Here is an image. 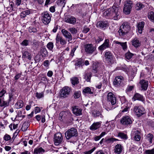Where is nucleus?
<instances>
[{
    "label": "nucleus",
    "mask_w": 154,
    "mask_h": 154,
    "mask_svg": "<svg viewBox=\"0 0 154 154\" xmlns=\"http://www.w3.org/2000/svg\"><path fill=\"white\" fill-rule=\"evenodd\" d=\"M29 42L27 40H24L21 43V45L23 46H26L28 45Z\"/></svg>",
    "instance_id": "052dcab7"
},
{
    "label": "nucleus",
    "mask_w": 154,
    "mask_h": 154,
    "mask_svg": "<svg viewBox=\"0 0 154 154\" xmlns=\"http://www.w3.org/2000/svg\"><path fill=\"white\" fill-rule=\"evenodd\" d=\"M61 32L63 35L67 39L68 42L71 41L72 40V36L69 32L65 29H63L61 30Z\"/></svg>",
    "instance_id": "f3484780"
},
{
    "label": "nucleus",
    "mask_w": 154,
    "mask_h": 154,
    "mask_svg": "<svg viewBox=\"0 0 154 154\" xmlns=\"http://www.w3.org/2000/svg\"><path fill=\"white\" fill-rule=\"evenodd\" d=\"M57 3L58 5L63 8L64 7L66 2L65 0H58Z\"/></svg>",
    "instance_id": "a18cd8bd"
},
{
    "label": "nucleus",
    "mask_w": 154,
    "mask_h": 154,
    "mask_svg": "<svg viewBox=\"0 0 154 154\" xmlns=\"http://www.w3.org/2000/svg\"><path fill=\"white\" fill-rule=\"evenodd\" d=\"M124 78L121 76H118L116 77L114 81V84L116 86H122L124 85L123 83L124 81Z\"/></svg>",
    "instance_id": "f8f14e48"
},
{
    "label": "nucleus",
    "mask_w": 154,
    "mask_h": 154,
    "mask_svg": "<svg viewBox=\"0 0 154 154\" xmlns=\"http://www.w3.org/2000/svg\"><path fill=\"white\" fill-rule=\"evenodd\" d=\"M140 83L141 85V88L142 90L146 91L147 89L148 85V81L143 79L141 80Z\"/></svg>",
    "instance_id": "5701e85b"
},
{
    "label": "nucleus",
    "mask_w": 154,
    "mask_h": 154,
    "mask_svg": "<svg viewBox=\"0 0 154 154\" xmlns=\"http://www.w3.org/2000/svg\"><path fill=\"white\" fill-rule=\"evenodd\" d=\"M144 7V5L140 2H137L135 5V8L137 10H139Z\"/></svg>",
    "instance_id": "a19ab883"
},
{
    "label": "nucleus",
    "mask_w": 154,
    "mask_h": 154,
    "mask_svg": "<svg viewBox=\"0 0 154 154\" xmlns=\"http://www.w3.org/2000/svg\"><path fill=\"white\" fill-rule=\"evenodd\" d=\"M84 61L82 58L78 59L75 63V69L77 70L78 68H82V66L84 65Z\"/></svg>",
    "instance_id": "a211bd4d"
},
{
    "label": "nucleus",
    "mask_w": 154,
    "mask_h": 154,
    "mask_svg": "<svg viewBox=\"0 0 154 154\" xmlns=\"http://www.w3.org/2000/svg\"><path fill=\"white\" fill-rule=\"evenodd\" d=\"M24 104V103L22 100H19L15 103L14 107L16 109H19L22 108Z\"/></svg>",
    "instance_id": "c756f323"
},
{
    "label": "nucleus",
    "mask_w": 154,
    "mask_h": 154,
    "mask_svg": "<svg viewBox=\"0 0 154 154\" xmlns=\"http://www.w3.org/2000/svg\"><path fill=\"white\" fill-rule=\"evenodd\" d=\"M30 13L29 10H27L23 11L20 14V17L21 18H24L26 15H29Z\"/></svg>",
    "instance_id": "4c0bfd02"
},
{
    "label": "nucleus",
    "mask_w": 154,
    "mask_h": 154,
    "mask_svg": "<svg viewBox=\"0 0 154 154\" xmlns=\"http://www.w3.org/2000/svg\"><path fill=\"white\" fill-rule=\"evenodd\" d=\"M105 141L107 143H113L112 137L107 139H105Z\"/></svg>",
    "instance_id": "13d9d810"
},
{
    "label": "nucleus",
    "mask_w": 154,
    "mask_h": 154,
    "mask_svg": "<svg viewBox=\"0 0 154 154\" xmlns=\"http://www.w3.org/2000/svg\"><path fill=\"white\" fill-rule=\"evenodd\" d=\"M53 72L51 71H49L47 73V75L49 77H51L53 75Z\"/></svg>",
    "instance_id": "338daca9"
},
{
    "label": "nucleus",
    "mask_w": 154,
    "mask_h": 154,
    "mask_svg": "<svg viewBox=\"0 0 154 154\" xmlns=\"http://www.w3.org/2000/svg\"><path fill=\"white\" fill-rule=\"evenodd\" d=\"M132 99L134 100H138L140 101L143 103H144L145 100V98L143 96L139 93H136L134 95Z\"/></svg>",
    "instance_id": "dca6fc26"
},
{
    "label": "nucleus",
    "mask_w": 154,
    "mask_h": 154,
    "mask_svg": "<svg viewBox=\"0 0 154 154\" xmlns=\"http://www.w3.org/2000/svg\"><path fill=\"white\" fill-rule=\"evenodd\" d=\"M144 25V22H140L138 23L137 26V30L139 33L141 34L142 33Z\"/></svg>",
    "instance_id": "c85d7f7f"
},
{
    "label": "nucleus",
    "mask_w": 154,
    "mask_h": 154,
    "mask_svg": "<svg viewBox=\"0 0 154 154\" xmlns=\"http://www.w3.org/2000/svg\"><path fill=\"white\" fill-rule=\"evenodd\" d=\"M134 111L138 117L142 116L145 113L144 108L141 106H135L134 108Z\"/></svg>",
    "instance_id": "423d86ee"
},
{
    "label": "nucleus",
    "mask_w": 154,
    "mask_h": 154,
    "mask_svg": "<svg viewBox=\"0 0 154 154\" xmlns=\"http://www.w3.org/2000/svg\"><path fill=\"white\" fill-rule=\"evenodd\" d=\"M108 26L106 21H100L98 22L97 24V26L101 28L105 29Z\"/></svg>",
    "instance_id": "a878e982"
},
{
    "label": "nucleus",
    "mask_w": 154,
    "mask_h": 154,
    "mask_svg": "<svg viewBox=\"0 0 154 154\" xmlns=\"http://www.w3.org/2000/svg\"><path fill=\"white\" fill-rule=\"evenodd\" d=\"M115 43L117 44L120 45L122 47L124 50H126L127 48V42H121L118 41H114Z\"/></svg>",
    "instance_id": "72a5a7b5"
},
{
    "label": "nucleus",
    "mask_w": 154,
    "mask_h": 154,
    "mask_svg": "<svg viewBox=\"0 0 154 154\" xmlns=\"http://www.w3.org/2000/svg\"><path fill=\"white\" fill-rule=\"evenodd\" d=\"M28 124L26 123H24L21 128V130L23 131H24L27 130L28 127Z\"/></svg>",
    "instance_id": "de8ad7c7"
},
{
    "label": "nucleus",
    "mask_w": 154,
    "mask_h": 154,
    "mask_svg": "<svg viewBox=\"0 0 154 154\" xmlns=\"http://www.w3.org/2000/svg\"><path fill=\"white\" fill-rule=\"evenodd\" d=\"M44 93L43 92L38 93L37 92L36 93V97L38 99H40L43 97Z\"/></svg>",
    "instance_id": "6e6d98bb"
},
{
    "label": "nucleus",
    "mask_w": 154,
    "mask_h": 154,
    "mask_svg": "<svg viewBox=\"0 0 154 154\" xmlns=\"http://www.w3.org/2000/svg\"><path fill=\"white\" fill-rule=\"evenodd\" d=\"M130 29V26L129 23L126 22L124 23L120 26L118 31L120 36H124L127 34Z\"/></svg>",
    "instance_id": "7ed1b4c3"
},
{
    "label": "nucleus",
    "mask_w": 154,
    "mask_h": 154,
    "mask_svg": "<svg viewBox=\"0 0 154 154\" xmlns=\"http://www.w3.org/2000/svg\"><path fill=\"white\" fill-rule=\"evenodd\" d=\"M133 3L131 1H127L124 4L123 12L126 14H129L132 7Z\"/></svg>",
    "instance_id": "39448f33"
},
{
    "label": "nucleus",
    "mask_w": 154,
    "mask_h": 154,
    "mask_svg": "<svg viewBox=\"0 0 154 154\" xmlns=\"http://www.w3.org/2000/svg\"><path fill=\"white\" fill-rule=\"evenodd\" d=\"M72 111L73 113L77 116L82 114V109L79 108L78 106H74L73 107Z\"/></svg>",
    "instance_id": "4be33fe9"
},
{
    "label": "nucleus",
    "mask_w": 154,
    "mask_h": 154,
    "mask_svg": "<svg viewBox=\"0 0 154 154\" xmlns=\"http://www.w3.org/2000/svg\"><path fill=\"white\" fill-rule=\"evenodd\" d=\"M83 93L85 94H93V92L90 88L87 87L83 89Z\"/></svg>",
    "instance_id": "f704fd0d"
},
{
    "label": "nucleus",
    "mask_w": 154,
    "mask_h": 154,
    "mask_svg": "<svg viewBox=\"0 0 154 154\" xmlns=\"http://www.w3.org/2000/svg\"><path fill=\"white\" fill-rule=\"evenodd\" d=\"M81 95V92L79 91H75L74 93V97L75 98H79Z\"/></svg>",
    "instance_id": "864d4df0"
},
{
    "label": "nucleus",
    "mask_w": 154,
    "mask_h": 154,
    "mask_svg": "<svg viewBox=\"0 0 154 154\" xmlns=\"http://www.w3.org/2000/svg\"><path fill=\"white\" fill-rule=\"evenodd\" d=\"M8 98L6 101H4L2 106H8L10 103L13 101H15L18 96V94L16 92L14 88H11L8 92Z\"/></svg>",
    "instance_id": "f03ea898"
},
{
    "label": "nucleus",
    "mask_w": 154,
    "mask_h": 154,
    "mask_svg": "<svg viewBox=\"0 0 154 154\" xmlns=\"http://www.w3.org/2000/svg\"><path fill=\"white\" fill-rule=\"evenodd\" d=\"M50 11L52 12H54L55 11V8L54 6H51L49 9Z\"/></svg>",
    "instance_id": "774afa93"
},
{
    "label": "nucleus",
    "mask_w": 154,
    "mask_h": 154,
    "mask_svg": "<svg viewBox=\"0 0 154 154\" xmlns=\"http://www.w3.org/2000/svg\"><path fill=\"white\" fill-rule=\"evenodd\" d=\"M68 30L73 34H75L77 32L76 29L74 27L70 28Z\"/></svg>",
    "instance_id": "603ef678"
},
{
    "label": "nucleus",
    "mask_w": 154,
    "mask_h": 154,
    "mask_svg": "<svg viewBox=\"0 0 154 154\" xmlns=\"http://www.w3.org/2000/svg\"><path fill=\"white\" fill-rule=\"evenodd\" d=\"M107 100L110 102L112 105H115L116 102V99L114 95L112 92H109L107 96Z\"/></svg>",
    "instance_id": "9b49d317"
},
{
    "label": "nucleus",
    "mask_w": 154,
    "mask_h": 154,
    "mask_svg": "<svg viewBox=\"0 0 154 154\" xmlns=\"http://www.w3.org/2000/svg\"><path fill=\"white\" fill-rule=\"evenodd\" d=\"M41 110L39 107L36 106L35 108V114L40 112Z\"/></svg>",
    "instance_id": "69168bd1"
},
{
    "label": "nucleus",
    "mask_w": 154,
    "mask_h": 154,
    "mask_svg": "<svg viewBox=\"0 0 154 154\" xmlns=\"http://www.w3.org/2000/svg\"><path fill=\"white\" fill-rule=\"evenodd\" d=\"M117 136L123 140H126L128 139V136L127 134L123 132H119L118 133Z\"/></svg>",
    "instance_id": "c9c22d12"
},
{
    "label": "nucleus",
    "mask_w": 154,
    "mask_h": 154,
    "mask_svg": "<svg viewBox=\"0 0 154 154\" xmlns=\"http://www.w3.org/2000/svg\"><path fill=\"white\" fill-rule=\"evenodd\" d=\"M78 135L76 129L72 128L67 130L65 133V137L67 140H69L72 137H76Z\"/></svg>",
    "instance_id": "20e7f679"
},
{
    "label": "nucleus",
    "mask_w": 154,
    "mask_h": 154,
    "mask_svg": "<svg viewBox=\"0 0 154 154\" xmlns=\"http://www.w3.org/2000/svg\"><path fill=\"white\" fill-rule=\"evenodd\" d=\"M28 31L30 33H36L38 32V30L37 29L32 26H30L28 28Z\"/></svg>",
    "instance_id": "37998d69"
},
{
    "label": "nucleus",
    "mask_w": 154,
    "mask_h": 154,
    "mask_svg": "<svg viewBox=\"0 0 154 154\" xmlns=\"http://www.w3.org/2000/svg\"><path fill=\"white\" fill-rule=\"evenodd\" d=\"M45 150L42 147H37L34 149V153L35 154H43Z\"/></svg>",
    "instance_id": "bb28decb"
},
{
    "label": "nucleus",
    "mask_w": 154,
    "mask_h": 154,
    "mask_svg": "<svg viewBox=\"0 0 154 154\" xmlns=\"http://www.w3.org/2000/svg\"><path fill=\"white\" fill-rule=\"evenodd\" d=\"M103 40V38L100 37H99L97 38L95 40V42L96 43H99L100 42Z\"/></svg>",
    "instance_id": "e2e57ef3"
},
{
    "label": "nucleus",
    "mask_w": 154,
    "mask_h": 154,
    "mask_svg": "<svg viewBox=\"0 0 154 154\" xmlns=\"http://www.w3.org/2000/svg\"><path fill=\"white\" fill-rule=\"evenodd\" d=\"M123 147L121 144H117L114 148V153L117 154H120L122 152Z\"/></svg>",
    "instance_id": "6ab92c4d"
},
{
    "label": "nucleus",
    "mask_w": 154,
    "mask_h": 154,
    "mask_svg": "<svg viewBox=\"0 0 154 154\" xmlns=\"http://www.w3.org/2000/svg\"><path fill=\"white\" fill-rule=\"evenodd\" d=\"M3 138L5 141H8L11 139V137L9 135L6 134L4 135Z\"/></svg>",
    "instance_id": "4d7b16f0"
},
{
    "label": "nucleus",
    "mask_w": 154,
    "mask_h": 154,
    "mask_svg": "<svg viewBox=\"0 0 154 154\" xmlns=\"http://www.w3.org/2000/svg\"><path fill=\"white\" fill-rule=\"evenodd\" d=\"M89 28H88L86 27H84L82 31V32L85 33H86L89 31Z\"/></svg>",
    "instance_id": "680f3d73"
},
{
    "label": "nucleus",
    "mask_w": 154,
    "mask_h": 154,
    "mask_svg": "<svg viewBox=\"0 0 154 154\" xmlns=\"http://www.w3.org/2000/svg\"><path fill=\"white\" fill-rule=\"evenodd\" d=\"M65 22L74 25L76 22V18L73 16H70L65 19Z\"/></svg>",
    "instance_id": "393cba45"
},
{
    "label": "nucleus",
    "mask_w": 154,
    "mask_h": 154,
    "mask_svg": "<svg viewBox=\"0 0 154 154\" xmlns=\"http://www.w3.org/2000/svg\"><path fill=\"white\" fill-rule=\"evenodd\" d=\"M132 134L134 135V139L135 141H138L140 140V132L139 131L137 130L133 131Z\"/></svg>",
    "instance_id": "aec40b11"
},
{
    "label": "nucleus",
    "mask_w": 154,
    "mask_h": 154,
    "mask_svg": "<svg viewBox=\"0 0 154 154\" xmlns=\"http://www.w3.org/2000/svg\"><path fill=\"white\" fill-rule=\"evenodd\" d=\"M63 140V136L60 133L58 132L54 135V142L56 145H58Z\"/></svg>",
    "instance_id": "9d476101"
},
{
    "label": "nucleus",
    "mask_w": 154,
    "mask_h": 154,
    "mask_svg": "<svg viewBox=\"0 0 154 154\" xmlns=\"http://www.w3.org/2000/svg\"><path fill=\"white\" fill-rule=\"evenodd\" d=\"M56 43L60 42V44L62 45H64L66 43V41L62 37L58 35L56 36Z\"/></svg>",
    "instance_id": "cd10ccee"
},
{
    "label": "nucleus",
    "mask_w": 154,
    "mask_h": 154,
    "mask_svg": "<svg viewBox=\"0 0 154 154\" xmlns=\"http://www.w3.org/2000/svg\"><path fill=\"white\" fill-rule=\"evenodd\" d=\"M70 81L72 84L73 85H75L79 83V79L78 78L76 77H74L70 79Z\"/></svg>",
    "instance_id": "473e14b6"
},
{
    "label": "nucleus",
    "mask_w": 154,
    "mask_h": 154,
    "mask_svg": "<svg viewBox=\"0 0 154 154\" xmlns=\"http://www.w3.org/2000/svg\"><path fill=\"white\" fill-rule=\"evenodd\" d=\"M105 57L106 61L109 63H111L113 59V55L109 51H106L105 53Z\"/></svg>",
    "instance_id": "2eb2a0df"
},
{
    "label": "nucleus",
    "mask_w": 154,
    "mask_h": 154,
    "mask_svg": "<svg viewBox=\"0 0 154 154\" xmlns=\"http://www.w3.org/2000/svg\"><path fill=\"white\" fill-rule=\"evenodd\" d=\"M96 147H94L91 150L88 151H86L84 152V153L85 154H91L92 153L95 149Z\"/></svg>",
    "instance_id": "5fc2aeb1"
},
{
    "label": "nucleus",
    "mask_w": 154,
    "mask_h": 154,
    "mask_svg": "<svg viewBox=\"0 0 154 154\" xmlns=\"http://www.w3.org/2000/svg\"><path fill=\"white\" fill-rule=\"evenodd\" d=\"M120 8L116 4H114L113 6L104 12V15L106 16H109L114 20L119 18Z\"/></svg>",
    "instance_id": "f257e3e1"
},
{
    "label": "nucleus",
    "mask_w": 154,
    "mask_h": 154,
    "mask_svg": "<svg viewBox=\"0 0 154 154\" xmlns=\"http://www.w3.org/2000/svg\"><path fill=\"white\" fill-rule=\"evenodd\" d=\"M120 122L122 125L128 126L131 124L132 121L131 118L129 116H125L122 118L120 120Z\"/></svg>",
    "instance_id": "6e6552de"
},
{
    "label": "nucleus",
    "mask_w": 154,
    "mask_h": 154,
    "mask_svg": "<svg viewBox=\"0 0 154 154\" xmlns=\"http://www.w3.org/2000/svg\"><path fill=\"white\" fill-rule=\"evenodd\" d=\"M132 45L136 48L140 47L141 45V42L137 38H135L132 40Z\"/></svg>",
    "instance_id": "412c9836"
},
{
    "label": "nucleus",
    "mask_w": 154,
    "mask_h": 154,
    "mask_svg": "<svg viewBox=\"0 0 154 154\" xmlns=\"http://www.w3.org/2000/svg\"><path fill=\"white\" fill-rule=\"evenodd\" d=\"M42 19L44 24L46 25L50 23L51 17L50 14L47 11H45L42 13Z\"/></svg>",
    "instance_id": "0eeeda50"
},
{
    "label": "nucleus",
    "mask_w": 154,
    "mask_h": 154,
    "mask_svg": "<svg viewBox=\"0 0 154 154\" xmlns=\"http://www.w3.org/2000/svg\"><path fill=\"white\" fill-rule=\"evenodd\" d=\"M101 122L94 123L90 127V129L93 131L99 128L101 126Z\"/></svg>",
    "instance_id": "b1692460"
},
{
    "label": "nucleus",
    "mask_w": 154,
    "mask_h": 154,
    "mask_svg": "<svg viewBox=\"0 0 154 154\" xmlns=\"http://www.w3.org/2000/svg\"><path fill=\"white\" fill-rule=\"evenodd\" d=\"M133 54L130 52H128L126 53L125 54V58L128 59L129 60L131 58Z\"/></svg>",
    "instance_id": "3c124183"
},
{
    "label": "nucleus",
    "mask_w": 154,
    "mask_h": 154,
    "mask_svg": "<svg viewBox=\"0 0 154 154\" xmlns=\"http://www.w3.org/2000/svg\"><path fill=\"white\" fill-rule=\"evenodd\" d=\"M84 48L85 52L87 54H92L96 50V48L92 44H87L85 45Z\"/></svg>",
    "instance_id": "1a4fd4ad"
},
{
    "label": "nucleus",
    "mask_w": 154,
    "mask_h": 154,
    "mask_svg": "<svg viewBox=\"0 0 154 154\" xmlns=\"http://www.w3.org/2000/svg\"><path fill=\"white\" fill-rule=\"evenodd\" d=\"M70 92V88L67 86L63 88L60 91V95L61 97H67L69 94Z\"/></svg>",
    "instance_id": "ddd939ff"
},
{
    "label": "nucleus",
    "mask_w": 154,
    "mask_h": 154,
    "mask_svg": "<svg viewBox=\"0 0 154 154\" xmlns=\"http://www.w3.org/2000/svg\"><path fill=\"white\" fill-rule=\"evenodd\" d=\"M134 85H128L125 90L126 92L127 93H129L134 89Z\"/></svg>",
    "instance_id": "49530a36"
},
{
    "label": "nucleus",
    "mask_w": 154,
    "mask_h": 154,
    "mask_svg": "<svg viewBox=\"0 0 154 154\" xmlns=\"http://www.w3.org/2000/svg\"><path fill=\"white\" fill-rule=\"evenodd\" d=\"M148 17L152 22L154 23V12L150 11L148 14Z\"/></svg>",
    "instance_id": "58836bf2"
},
{
    "label": "nucleus",
    "mask_w": 154,
    "mask_h": 154,
    "mask_svg": "<svg viewBox=\"0 0 154 154\" xmlns=\"http://www.w3.org/2000/svg\"><path fill=\"white\" fill-rule=\"evenodd\" d=\"M41 54L42 57H46L48 55V53L45 48H42L41 50Z\"/></svg>",
    "instance_id": "79ce46f5"
},
{
    "label": "nucleus",
    "mask_w": 154,
    "mask_h": 154,
    "mask_svg": "<svg viewBox=\"0 0 154 154\" xmlns=\"http://www.w3.org/2000/svg\"><path fill=\"white\" fill-rule=\"evenodd\" d=\"M91 77V72L86 73L84 75V78L87 82H90Z\"/></svg>",
    "instance_id": "c03bdc74"
},
{
    "label": "nucleus",
    "mask_w": 154,
    "mask_h": 154,
    "mask_svg": "<svg viewBox=\"0 0 154 154\" xmlns=\"http://www.w3.org/2000/svg\"><path fill=\"white\" fill-rule=\"evenodd\" d=\"M122 108H123L124 109L121 111L123 113L128 112L130 108L127 104V103L125 102L124 103L122 104Z\"/></svg>",
    "instance_id": "7c9ffc66"
},
{
    "label": "nucleus",
    "mask_w": 154,
    "mask_h": 154,
    "mask_svg": "<svg viewBox=\"0 0 154 154\" xmlns=\"http://www.w3.org/2000/svg\"><path fill=\"white\" fill-rule=\"evenodd\" d=\"M109 40L108 39H106L105 40L103 43L99 47L98 49L100 51H102L109 48Z\"/></svg>",
    "instance_id": "4468645a"
},
{
    "label": "nucleus",
    "mask_w": 154,
    "mask_h": 154,
    "mask_svg": "<svg viewBox=\"0 0 154 154\" xmlns=\"http://www.w3.org/2000/svg\"><path fill=\"white\" fill-rule=\"evenodd\" d=\"M145 154H154V148L146 150L144 152Z\"/></svg>",
    "instance_id": "8fccbe9b"
},
{
    "label": "nucleus",
    "mask_w": 154,
    "mask_h": 154,
    "mask_svg": "<svg viewBox=\"0 0 154 154\" xmlns=\"http://www.w3.org/2000/svg\"><path fill=\"white\" fill-rule=\"evenodd\" d=\"M22 57L23 58H27L29 60H31L32 58L30 53L26 51L23 53Z\"/></svg>",
    "instance_id": "2f4dec72"
},
{
    "label": "nucleus",
    "mask_w": 154,
    "mask_h": 154,
    "mask_svg": "<svg viewBox=\"0 0 154 154\" xmlns=\"http://www.w3.org/2000/svg\"><path fill=\"white\" fill-rule=\"evenodd\" d=\"M93 116L95 117L100 116L101 118H102L103 117V116L102 115L100 112L99 111H94L93 113Z\"/></svg>",
    "instance_id": "ea45409f"
},
{
    "label": "nucleus",
    "mask_w": 154,
    "mask_h": 154,
    "mask_svg": "<svg viewBox=\"0 0 154 154\" xmlns=\"http://www.w3.org/2000/svg\"><path fill=\"white\" fill-rule=\"evenodd\" d=\"M153 138V134L149 133L146 136L145 139L149 142V143L151 144L152 143V140Z\"/></svg>",
    "instance_id": "e433bc0d"
},
{
    "label": "nucleus",
    "mask_w": 154,
    "mask_h": 154,
    "mask_svg": "<svg viewBox=\"0 0 154 154\" xmlns=\"http://www.w3.org/2000/svg\"><path fill=\"white\" fill-rule=\"evenodd\" d=\"M43 65L44 66L48 67L49 66V61L48 60H46L44 61Z\"/></svg>",
    "instance_id": "0e129e2a"
},
{
    "label": "nucleus",
    "mask_w": 154,
    "mask_h": 154,
    "mask_svg": "<svg viewBox=\"0 0 154 154\" xmlns=\"http://www.w3.org/2000/svg\"><path fill=\"white\" fill-rule=\"evenodd\" d=\"M6 93V91L4 89H2L0 91V97L2 98L5 96V94Z\"/></svg>",
    "instance_id": "bf43d9fd"
},
{
    "label": "nucleus",
    "mask_w": 154,
    "mask_h": 154,
    "mask_svg": "<svg viewBox=\"0 0 154 154\" xmlns=\"http://www.w3.org/2000/svg\"><path fill=\"white\" fill-rule=\"evenodd\" d=\"M48 49L50 51H52L54 48V44L52 42H49L47 45Z\"/></svg>",
    "instance_id": "09e8293b"
}]
</instances>
